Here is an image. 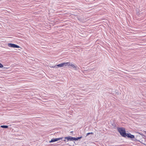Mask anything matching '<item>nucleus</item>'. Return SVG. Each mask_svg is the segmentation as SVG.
Returning a JSON list of instances; mask_svg holds the SVG:
<instances>
[{
	"label": "nucleus",
	"mask_w": 146,
	"mask_h": 146,
	"mask_svg": "<svg viewBox=\"0 0 146 146\" xmlns=\"http://www.w3.org/2000/svg\"><path fill=\"white\" fill-rule=\"evenodd\" d=\"M118 132L120 133V135L123 137L126 136V133L125 132V129L122 127H120L117 128Z\"/></svg>",
	"instance_id": "obj_1"
},
{
	"label": "nucleus",
	"mask_w": 146,
	"mask_h": 146,
	"mask_svg": "<svg viewBox=\"0 0 146 146\" xmlns=\"http://www.w3.org/2000/svg\"><path fill=\"white\" fill-rule=\"evenodd\" d=\"M82 138V137H79L77 138L76 137H71V136H68L67 137H66L64 138V139H65L64 140H63L65 141H66V139L67 140V141H76L78 140V139H80Z\"/></svg>",
	"instance_id": "obj_2"
},
{
	"label": "nucleus",
	"mask_w": 146,
	"mask_h": 146,
	"mask_svg": "<svg viewBox=\"0 0 146 146\" xmlns=\"http://www.w3.org/2000/svg\"><path fill=\"white\" fill-rule=\"evenodd\" d=\"M69 64L68 63V62H64L58 64L57 65V67H63L69 65V64Z\"/></svg>",
	"instance_id": "obj_3"
},
{
	"label": "nucleus",
	"mask_w": 146,
	"mask_h": 146,
	"mask_svg": "<svg viewBox=\"0 0 146 146\" xmlns=\"http://www.w3.org/2000/svg\"><path fill=\"white\" fill-rule=\"evenodd\" d=\"M8 46L11 47L15 48H20V46H18L16 44H11V43H9L8 44Z\"/></svg>",
	"instance_id": "obj_4"
},
{
	"label": "nucleus",
	"mask_w": 146,
	"mask_h": 146,
	"mask_svg": "<svg viewBox=\"0 0 146 146\" xmlns=\"http://www.w3.org/2000/svg\"><path fill=\"white\" fill-rule=\"evenodd\" d=\"M63 137H60L59 138H57L54 139H52L51 141L50 142H53L55 141H57L58 140H59L60 139H63Z\"/></svg>",
	"instance_id": "obj_5"
},
{
	"label": "nucleus",
	"mask_w": 146,
	"mask_h": 146,
	"mask_svg": "<svg viewBox=\"0 0 146 146\" xmlns=\"http://www.w3.org/2000/svg\"><path fill=\"white\" fill-rule=\"evenodd\" d=\"M126 136H127L128 137L130 138H134V135H131L130 134L127 133L126 134Z\"/></svg>",
	"instance_id": "obj_6"
},
{
	"label": "nucleus",
	"mask_w": 146,
	"mask_h": 146,
	"mask_svg": "<svg viewBox=\"0 0 146 146\" xmlns=\"http://www.w3.org/2000/svg\"><path fill=\"white\" fill-rule=\"evenodd\" d=\"M69 64V65H67L68 66H71L73 68H76V66L74 64H71L70 62H68Z\"/></svg>",
	"instance_id": "obj_7"
},
{
	"label": "nucleus",
	"mask_w": 146,
	"mask_h": 146,
	"mask_svg": "<svg viewBox=\"0 0 146 146\" xmlns=\"http://www.w3.org/2000/svg\"><path fill=\"white\" fill-rule=\"evenodd\" d=\"M142 141L143 144L146 145V138L144 139L143 140H142Z\"/></svg>",
	"instance_id": "obj_8"
},
{
	"label": "nucleus",
	"mask_w": 146,
	"mask_h": 146,
	"mask_svg": "<svg viewBox=\"0 0 146 146\" xmlns=\"http://www.w3.org/2000/svg\"><path fill=\"white\" fill-rule=\"evenodd\" d=\"M1 127L2 128H8V126L7 125H1Z\"/></svg>",
	"instance_id": "obj_9"
},
{
	"label": "nucleus",
	"mask_w": 146,
	"mask_h": 146,
	"mask_svg": "<svg viewBox=\"0 0 146 146\" xmlns=\"http://www.w3.org/2000/svg\"><path fill=\"white\" fill-rule=\"evenodd\" d=\"M50 68H57V65L55 66H50Z\"/></svg>",
	"instance_id": "obj_10"
},
{
	"label": "nucleus",
	"mask_w": 146,
	"mask_h": 146,
	"mask_svg": "<svg viewBox=\"0 0 146 146\" xmlns=\"http://www.w3.org/2000/svg\"><path fill=\"white\" fill-rule=\"evenodd\" d=\"M90 134H93V133L92 132H91V133H88L87 134H86V136L89 135Z\"/></svg>",
	"instance_id": "obj_11"
},
{
	"label": "nucleus",
	"mask_w": 146,
	"mask_h": 146,
	"mask_svg": "<svg viewBox=\"0 0 146 146\" xmlns=\"http://www.w3.org/2000/svg\"><path fill=\"white\" fill-rule=\"evenodd\" d=\"M3 67V65L0 63V68H2Z\"/></svg>",
	"instance_id": "obj_12"
},
{
	"label": "nucleus",
	"mask_w": 146,
	"mask_h": 146,
	"mask_svg": "<svg viewBox=\"0 0 146 146\" xmlns=\"http://www.w3.org/2000/svg\"><path fill=\"white\" fill-rule=\"evenodd\" d=\"M139 134H140V135H142V133H139Z\"/></svg>",
	"instance_id": "obj_13"
},
{
	"label": "nucleus",
	"mask_w": 146,
	"mask_h": 146,
	"mask_svg": "<svg viewBox=\"0 0 146 146\" xmlns=\"http://www.w3.org/2000/svg\"><path fill=\"white\" fill-rule=\"evenodd\" d=\"M139 134H140V135H142V133H139Z\"/></svg>",
	"instance_id": "obj_14"
}]
</instances>
